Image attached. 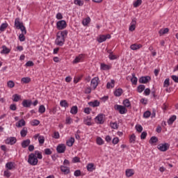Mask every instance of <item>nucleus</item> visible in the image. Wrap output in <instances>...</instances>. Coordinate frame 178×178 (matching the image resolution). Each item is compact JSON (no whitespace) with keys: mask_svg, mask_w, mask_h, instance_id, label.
Masks as SVG:
<instances>
[{"mask_svg":"<svg viewBox=\"0 0 178 178\" xmlns=\"http://www.w3.org/2000/svg\"><path fill=\"white\" fill-rule=\"evenodd\" d=\"M15 26L18 30H21L22 33L27 34L26 27L23 26V22H20V18H16L15 20Z\"/></svg>","mask_w":178,"mask_h":178,"instance_id":"nucleus-1","label":"nucleus"},{"mask_svg":"<svg viewBox=\"0 0 178 178\" xmlns=\"http://www.w3.org/2000/svg\"><path fill=\"white\" fill-rule=\"evenodd\" d=\"M28 163L31 165V166H36V165L38 164V159H37V156L34 153H31L29 155Z\"/></svg>","mask_w":178,"mask_h":178,"instance_id":"nucleus-2","label":"nucleus"},{"mask_svg":"<svg viewBox=\"0 0 178 178\" xmlns=\"http://www.w3.org/2000/svg\"><path fill=\"white\" fill-rule=\"evenodd\" d=\"M95 120L97 124H104L105 122V115L99 113L97 116L95 117Z\"/></svg>","mask_w":178,"mask_h":178,"instance_id":"nucleus-3","label":"nucleus"},{"mask_svg":"<svg viewBox=\"0 0 178 178\" xmlns=\"http://www.w3.org/2000/svg\"><path fill=\"white\" fill-rule=\"evenodd\" d=\"M115 111H118L120 112V115H124V113H127V109L126 107L122 106V105H118L116 104L114 106Z\"/></svg>","mask_w":178,"mask_h":178,"instance_id":"nucleus-4","label":"nucleus"},{"mask_svg":"<svg viewBox=\"0 0 178 178\" xmlns=\"http://www.w3.org/2000/svg\"><path fill=\"white\" fill-rule=\"evenodd\" d=\"M67 26V24H66V21L65 20H60L57 22L56 23V27L58 30H63L66 29Z\"/></svg>","mask_w":178,"mask_h":178,"instance_id":"nucleus-5","label":"nucleus"},{"mask_svg":"<svg viewBox=\"0 0 178 178\" xmlns=\"http://www.w3.org/2000/svg\"><path fill=\"white\" fill-rule=\"evenodd\" d=\"M56 44L59 47H62L65 44V39L63 36L59 35V33H57V37L56 39Z\"/></svg>","mask_w":178,"mask_h":178,"instance_id":"nucleus-6","label":"nucleus"},{"mask_svg":"<svg viewBox=\"0 0 178 178\" xmlns=\"http://www.w3.org/2000/svg\"><path fill=\"white\" fill-rule=\"evenodd\" d=\"M98 81H99V78L98 76L94 77L90 82V86H92L93 90H95L98 87Z\"/></svg>","mask_w":178,"mask_h":178,"instance_id":"nucleus-7","label":"nucleus"},{"mask_svg":"<svg viewBox=\"0 0 178 178\" xmlns=\"http://www.w3.org/2000/svg\"><path fill=\"white\" fill-rule=\"evenodd\" d=\"M56 151L58 154H63L66 151V145L65 144L58 145L56 147Z\"/></svg>","mask_w":178,"mask_h":178,"instance_id":"nucleus-8","label":"nucleus"},{"mask_svg":"<svg viewBox=\"0 0 178 178\" xmlns=\"http://www.w3.org/2000/svg\"><path fill=\"white\" fill-rule=\"evenodd\" d=\"M158 148L160 151L165 152V151H168V149H169V144H160L158 145Z\"/></svg>","mask_w":178,"mask_h":178,"instance_id":"nucleus-9","label":"nucleus"},{"mask_svg":"<svg viewBox=\"0 0 178 178\" xmlns=\"http://www.w3.org/2000/svg\"><path fill=\"white\" fill-rule=\"evenodd\" d=\"M17 141V140L15 137H10L6 140V143L8 144L9 145H13L16 144Z\"/></svg>","mask_w":178,"mask_h":178,"instance_id":"nucleus-10","label":"nucleus"},{"mask_svg":"<svg viewBox=\"0 0 178 178\" xmlns=\"http://www.w3.org/2000/svg\"><path fill=\"white\" fill-rule=\"evenodd\" d=\"M149 80H151V77L149 76H142L139 79V83L140 84H147Z\"/></svg>","mask_w":178,"mask_h":178,"instance_id":"nucleus-11","label":"nucleus"},{"mask_svg":"<svg viewBox=\"0 0 178 178\" xmlns=\"http://www.w3.org/2000/svg\"><path fill=\"white\" fill-rule=\"evenodd\" d=\"M33 105V102L31 99H24L22 102V106L24 108H30Z\"/></svg>","mask_w":178,"mask_h":178,"instance_id":"nucleus-12","label":"nucleus"},{"mask_svg":"<svg viewBox=\"0 0 178 178\" xmlns=\"http://www.w3.org/2000/svg\"><path fill=\"white\" fill-rule=\"evenodd\" d=\"M86 57L85 54H79L78 56L75 58V59L73 60V63H79V62H81L84 60V58Z\"/></svg>","mask_w":178,"mask_h":178,"instance_id":"nucleus-13","label":"nucleus"},{"mask_svg":"<svg viewBox=\"0 0 178 178\" xmlns=\"http://www.w3.org/2000/svg\"><path fill=\"white\" fill-rule=\"evenodd\" d=\"M91 120H92V118L90 116L83 118V123L84 124H86V126H91V124H92Z\"/></svg>","mask_w":178,"mask_h":178,"instance_id":"nucleus-14","label":"nucleus"},{"mask_svg":"<svg viewBox=\"0 0 178 178\" xmlns=\"http://www.w3.org/2000/svg\"><path fill=\"white\" fill-rule=\"evenodd\" d=\"M60 170L64 173V175H69V173H70V168L65 165L60 166Z\"/></svg>","mask_w":178,"mask_h":178,"instance_id":"nucleus-15","label":"nucleus"},{"mask_svg":"<svg viewBox=\"0 0 178 178\" xmlns=\"http://www.w3.org/2000/svg\"><path fill=\"white\" fill-rule=\"evenodd\" d=\"M6 168L7 170H13V169H15V163L12 161L8 162L6 164Z\"/></svg>","mask_w":178,"mask_h":178,"instance_id":"nucleus-16","label":"nucleus"},{"mask_svg":"<svg viewBox=\"0 0 178 178\" xmlns=\"http://www.w3.org/2000/svg\"><path fill=\"white\" fill-rule=\"evenodd\" d=\"M89 106H92V108H96L97 106H99V102L98 100H95L93 102H88Z\"/></svg>","mask_w":178,"mask_h":178,"instance_id":"nucleus-17","label":"nucleus"},{"mask_svg":"<svg viewBox=\"0 0 178 178\" xmlns=\"http://www.w3.org/2000/svg\"><path fill=\"white\" fill-rule=\"evenodd\" d=\"M30 143H31L30 139H26L25 140H23L22 143V148H27V147H29L30 145Z\"/></svg>","mask_w":178,"mask_h":178,"instance_id":"nucleus-18","label":"nucleus"},{"mask_svg":"<svg viewBox=\"0 0 178 178\" xmlns=\"http://www.w3.org/2000/svg\"><path fill=\"white\" fill-rule=\"evenodd\" d=\"M131 49L132 51H137V49H140V48H143L142 44H133L130 46Z\"/></svg>","mask_w":178,"mask_h":178,"instance_id":"nucleus-19","label":"nucleus"},{"mask_svg":"<svg viewBox=\"0 0 178 178\" xmlns=\"http://www.w3.org/2000/svg\"><path fill=\"white\" fill-rule=\"evenodd\" d=\"M16 127H23V126H26V121L24 120H20L15 124Z\"/></svg>","mask_w":178,"mask_h":178,"instance_id":"nucleus-20","label":"nucleus"},{"mask_svg":"<svg viewBox=\"0 0 178 178\" xmlns=\"http://www.w3.org/2000/svg\"><path fill=\"white\" fill-rule=\"evenodd\" d=\"M122 94H123V90L122 88L116 89L114 91V95L115 97H120L122 95Z\"/></svg>","mask_w":178,"mask_h":178,"instance_id":"nucleus-21","label":"nucleus"},{"mask_svg":"<svg viewBox=\"0 0 178 178\" xmlns=\"http://www.w3.org/2000/svg\"><path fill=\"white\" fill-rule=\"evenodd\" d=\"M66 144L67 147H73V144H74V138L71 137L69 140H67Z\"/></svg>","mask_w":178,"mask_h":178,"instance_id":"nucleus-22","label":"nucleus"},{"mask_svg":"<svg viewBox=\"0 0 178 178\" xmlns=\"http://www.w3.org/2000/svg\"><path fill=\"white\" fill-rule=\"evenodd\" d=\"M22 99V96L17 94H15L13 95V102H19L20 99Z\"/></svg>","mask_w":178,"mask_h":178,"instance_id":"nucleus-23","label":"nucleus"},{"mask_svg":"<svg viewBox=\"0 0 178 178\" xmlns=\"http://www.w3.org/2000/svg\"><path fill=\"white\" fill-rule=\"evenodd\" d=\"M90 22H91V18H90V17H88L83 19L82 24L83 26H88V24H90Z\"/></svg>","mask_w":178,"mask_h":178,"instance_id":"nucleus-24","label":"nucleus"},{"mask_svg":"<svg viewBox=\"0 0 178 178\" xmlns=\"http://www.w3.org/2000/svg\"><path fill=\"white\" fill-rule=\"evenodd\" d=\"M77 112H79V108H77V106H74L71 108L70 113H72V115H76L77 114Z\"/></svg>","mask_w":178,"mask_h":178,"instance_id":"nucleus-25","label":"nucleus"},{"mask_svg":"<svg viewBox=\"0 0 178 178\" xmlns=\"http://www.w3.org/2000/svg\"><path fill=\"white\" fill-rule=\"evenodd\" d=\"M60 105L62 108H69V103L66 100H61L60 102Z\"/></svg>","mask_w":178,"mask_h":178,"instance_id":"nucleus-26","label":"nucleus"},{"mask_svg":"<svg viewBox=\"0 0 178 178\" xmlns=\"http://www.w3.org/2000/svg\"><path fill=\"white\" fill-rule=\"evenodd\" d=\"M137 77H136V74H132V78L131 79V81L132 84L134 86H137V81H138Z\"/></svg>","mask_w":178,"mask_h":178,"instance_id":"nucleus-27","label":"nucleus"},{"mask_svg":"<svg viewBox=\"0 0 178 178\" xmlns=\"http://www.w3.org/2000/svg\"><path fill=\"white\" fill-rule=\"evenodd\" d=\"M115 87V80L112 79L111 82H108L106 84L107 88H113Z\"/></svg>","mask_w":178,"mask_h":178,"instance_id":"nucleus-28","label":"nucleus"},{"mask_svg":"<svg viewBox=\"0 0 178 178\" xmlns=\"http://www.w3.org/2000/svg\"><path fill=\"white\" fill-rule=\"evenodd\" d=\"M134 175V171L131 169H128L126 170V176L127 177H131Z\"/></svg>","mask_w":178,"mask_h":178,"instance_id":"nucleus-29","label":"nucleus"},{"mask_svg":"<svg viewBox=\"0 0 178 178\" xmlns=\"http://www.w3.org/2000/svg\"><path fill=\"white\" fill-rule=\"evenodd\" d=\"M21 81L24 84H29V83H30V81H31V79H30V77H23L21 79Z\"/></svg>","mask_w":178,"mask_h":178,"instance_id":"nucleus-30","label":"nucleus"},{"mask_svg":"<svg viewBox=\"0 0 178 178\" xmlns=\"http://www.w3.org/2000/svg\"><path fill=\"white\" fill-rule=\"evenodd\" d=\"M176 119H177V117H176V115L171 116L168 120V124H173V122H175V120H176Z\"/></svg>","mask_w":178,"mask_h":178,"instance_id":"nucleus-31","label":"nucleus"},{"mask_svg":"<svg viewBox=\"0 0 178 178\" xmlns=\"http://www.w3.org/2000/svg\"><path fill=\"white\" fill-rule=\"evenodd\" d=\"M27 128L24 127L20 131L21 137H26L27 136Z\"/></svg>","mask_w":178,"mask_h":178,"instance_id":"nucleus-32","label":"nucleus"},{"mask_svg":"<svg viewBox=\"0 0 178 178\" xmlns=\"http://www.w3.org/2000/svg\"><path fill=\"white\" fill-rule=\"evenodd\" d=\"M3 50L1 51V54H9L10 52V49L9 48H7L6 46L3 45L2 46Z\"/></svg>","mask_w":178,"mask_h":178,"instance_id":"nucleus-33","label":"nucleus"},{"mask_svg":"<svg viewBox=\"0 0 178 178\" xmlns=\"http://www.w3.org/2000/svg\"><path fill=\"white\" fill-rule=\"evenodd\" d=\"M96 143L97 145H104L105 142L102 139L101 137H97L96 139Z\"/></svg>","mask_w":178,"mask_h":178,"instance_id":"nucleus-34","label":"nucleus"},{"mask_svg":"<svg viewBox=\"0 0 178 178\" xmlns=\"http://www.w3.org/2000/svg\"><path fill=\"white\" fill-rule=\"evenodd\" d=\"M74 3L78 6H83L84 5V1L83 0H74Z\"/></svg>","mask_w":178,"mask_h":178,"instance_id":"nucleus-35","label":"nucleus"},{"mask_svg":"<svg viewBox=\"0 0 178 178\" xmlns=\"http://www.w3.org/2000/svg\"><path fill=\"white\" fill-rule=\"evenodd\" d=\"M168 33H169V29L168 28H165V29H161L159 31L160 35H163V34H168Z\"/></svg>","mask_w":178,"mask_h":178,"instance_id":"nucleus-36","label":"nucleus"},{"mask_svg":"<svg viewBox=\"0 0 178 178\" xmlns=\"http://www.w3.org/2000/svg\"><path fill=\"white\" fill-rule=\"evenodd\" d=\"M144 90H145V85H139L137 88V91L138 92H143V91H144Z\"/></svg>","mask_w":178,"mask_h":178,"instance_id":"nucleus-37","label":"nucleus"},{"mask_svg":"<svg viewBox=\"0 0 178 178\" xmlns=\"http://www.w3.org/2000/svg\"><path fill=\"white\" fill-rule=\"evenodd\" d=\"M98 42H104V41H106V38L105 37V35H101L99 38H97Z\"/></svg>","mask_w":178,"mask_h":178,"instance_id":"nucleus-38","label":"nucleus"},{"mask_svg":"<svg viewBox=\"0 0 178 178\" xmlns=\"http://www.w3.org/2000/svg\"><path fill=\"white\" fill-rule=\"evenodd\" d=\"M8 23H3L0 26V31H3L4 30H6L8 29Z\"/></svg>","mask_w":178,"mask_h":178,"instance_id":"nucleus-39","label":"nucleus"},{"mask_svg":"<svg viewBox=\"0 0 178 178\" xmlns=\"http://www.w3.org/2000/svg\"><path fill=\"white\" fill-rule=\"evenodd\" d=\"M141 3H143V0H136L134 3V8H138V6H140V5H141Z\"/></svg>","mask_w":178,"mask_h":178,"instance_id":"nucleus-40","label":"nucleus"},{"mask_svg":"<svg viewBox=\"0 0 178 178\" xmlns=\"http://www.w3.org/2000/svg\"><path fill=\"white\" fill-rule=\"evenodd\" d=\"M158 141L156 136H152L149 140V144H155Z\"/></svg>","mask_w":178,"mask_h":178,"instance_id":"nucleus-41","label":"nucleus"},{"mask_svg":"<svg viewBox=\"0 0 178 178\" xmlns=\"http://www.w3.org/2000/svg\"><path fill=\"white\" fill-rule=\"evenodd\" d=\"M38 112H39V113H45V106L40 105L39 106Z\"/></svg>","mask_w":178,"mask_h":178,"instance_id":"nucleus-42","label":"nucleus"},{"mask_svg":"<svg viewBox=\"0 0 178 178\" xmlns=\"http://www.w3.org/2000/svg\"><path fill=\"white\" fill-rule=\"evenodd\" d=\"M94 164L93 163H89L87 165V170H88V172H92V170H94Z\"/></svg>","mask_w":178,"mask_h":178,"instance_id":"nucleus-43","label":"nucleus"},{"mask_svg":"<svg viewBox=\"0 0 178 178\" xmlns=\"http://www.w3.org/2000/svg\"><path fill=\"white\" fill-rule=\"evenodd\" d=\"M4 177H10L12 176V172L9 170H6L3 172Z\"/></svg>","mask_w":178,"mask_h":178,"instance_id":"nucleus-44","label":"nucleus"},{"mask_svg":"<svg viewBox=\"0 0 178 178\" xmlns=\"http://www.w3.org/2000/svg\"><path fill=\"white\" fill-rule=\"evenodd\" d=\"M35 156H37L36 158L37 159H41L42 158V154H41V152H40V151L37 150L35 151Z\"/></svg>","mask_w":178,"mask_h":178,"instance_id":"nucleus-45","label":"nucleus"},{"mask_svg":"<svg viewBox=\"0 0 178 178\" xmlns=\"http://www.w3.org/2000/svg\"><path fill=\"white\" fill-rule=\"evenodd\" d=\"M38 141H39V144H40V145H42V144L45 143V138L43 136H40L38 138Z\"/></svg>","mask_w":178,"mask_h":178,"instance_id":"nucleus-46","label":"nucleus"},{"mask_svg":"<svg viewBox=\"0 0 178 178\" xmlns=\"http://www.w3.org/2000/svg\"><path fill=\"white\" fill-rule=\"evenodd\" d=\"M24 35H26V33H23L19 34V40L21 42H23V41L26 40V38L24 37Z\"/></svg>","mask_w":178,"mask_h":178,"instance_id":"nucleus-47","label":"nucleus"},{"mask_svg":"<svg viewBox=\"0 0 178 178\" xmlns=\"http://www.w3.org/2000/svg\"><path fill=\"white\" fill-rule=\"evenodd\" d=\"M123 104L124 106H126L127 108L131 106L130 100H129V99H126L125 100H124Z\"/></svg>","mask_w":178,"mask_h":178,"instance_id":"nucleus-48","label":"nucleus"},{"mask_svg":"<svg viewBox=\"0 0 178 178\" xmlns=\"http://www.w3.org/2000/svg\"><path fill=\"white\" fill-rule=\"evenodd\" d=\"M129 142L134 144L136 143V135L133 134L129 138Z\"/></svg>","mask_w":178,"mask_h":178,"instance_id":"nucleus-49","label":"nucleus"},{"mask_svg":"<svg viewBox=\"0 0 178 178\" xmlns=\"http://www.w3.org/2000/svg\"><path fill=\"white\" fill-rule=\"evenodd\" d=\"M67 30H64V31H61L60 33H59V35H60V36H62L63 37V38H65V37H67Z\"/></svg>","mask_w":178,"mask_h":178,"instance_id":"nucleus-50","label":"nucleus"},{"mask_svg":"<svg viewBox=\"0 0 178 178\" xmlns=\"http://www.w3.org/2000/svg\"><path fill=\"white\" fill-rule=\"evenodd\" d=\"M7 86L8 88H13V87H15V82H13V81H8Z\"/></svg>","mask_w":178,"mask_h":178,"instance_id":"nucleus-51","label":"nucleus"},{"mask_svg":"<svg viewBox=\"0 0 178 178\" xmlns=\"http://www.w3.org/2000/svg\"><path fill=\"white\" fill-rule=\"evenodd\" d=\"M149 116H151V111H147L143 113V118H145V119H148Z\"/></svg>","mask_w":178,"mask_h":178,"instance_id":"nucleus-52","label":"nucleus"},{"mask_svg":"<svg viewBox=\"0 0 178 178\" xmlns=\"http://www.w3.org/2000/svg\"><path fill=\"white\" fill-rule=\"evenodd\" d=\"M102 70H109V65L106 64L102 63L101 64Z\"/></svg>","mask_w":178,"mask_h":178,"instance_id":"nucleus-53","label":"nucleus"},{"mask_svg":"<svg viewBox=\"0 0 178 178\" xmlns=\"http://www.w3.org/2000/svg\"><path fill=\"white\" fill-rule=\"evenodd\" d=\"M31 126H38L40 124V120H33L31 122Z\"/></svg>","mask_w":178,"mask_h":178,"instance_id":"nucleus-54","label":"nucleus"},{"mask_svg":"<svg viewBox=\"0 0 178 178\" xmlns=\"http://www.w3.org/2000/svg\"><path fill=\"white\" fill-rule=\"evenodd\" d=\"M111 129H114V130H117L118 128V122H111Z\"/></svg>","mask_w":178,"mask_h":178,"instance_id":"nucleus-55","label":"nucleus"},{"mask_svg":"<svg viewBox=\"0 0 178 178\" xmlns=\"http://www.w3.org/2000/svg\"><path fill=\"white\" fill-rule=\"evenodd\" d=\"M66 124H72L73 123V120L70 117H67L65 120Z\"/></svg>","mask_w":178,"mask_h":178,"instance_id":"nucleus-56","label":"nucleus"},{"mask_svg":"<svg viewBox=\"0 0 178 178\" xmlns=\"http://www.w3.org/2000/svg\"><path fill=\"white\" fill-rule=\"evenodd\" d=\"M136 129L138 133H141L143 131V126L140 124L136 125Z\"/></svg>","mask_w":178,"mask_h":178,"instance_id":"nucleus-57","label":"nucleus"},{"mask_svg":"<svg viewBox=\"0 0 178 178\" xmlns=\"http://www.w3.org/2000/svg\"><path fill=\"white\" fill-rule=\"evenodd\" d=\"M170 85V82L169 80V78H167L165 81H164V83H163V87H168V86Z\"/></svg>","mask_w":178,"mask_h":178,"instance_id":"nucleus-58","label":"nucleus"},{"mask_svg":"<svg viewBox=\"0 0 178 178\" xmlns=\"http://www.w3.org/2000/svg\"><path fill=\"white\" fill-rule=\"evenodd\" d=\"M60 135H59V132L58 131L54 132L53 138H56V140H58V138H60Z\"/></svg>","mask_w":178,"mask_h":178,"instance_id":"nucleus-59","label":"nucleus"},{"mask_svg":"<svg viewBox=\"0 0 178 178\" xmlns=\"http://www.w3.org/2000/svg\"><path fill=\"white\" fill-rule=\"evenodd\" d=\"M79 162H80V159L79 158V156H75L72 159L73 163H78Z\"/></svg>","mask_w":178,"mask_h":178,"instance_id":"nucleus-60","label":"nucleus"},{"mask_svg":"<svg viewBox=\"0 0 178 178\" xmlns=\"http://www.w3.org/2000/svg\"><path fill=\"white\" fill-rule=\"evenodd\" d=\"M44 154L46 155H51L52 154V151L49 148H47L44 149Z\"/></svg>","mask_w":178,"mask_h":178,"instance_id":"nucleus-61","label":"nucleus"},{"mask_svg":"<svg viewBox=\"0 0 178 178\" xmlns=\"http://www.w3.org/2000/svg\"><path fill=\"white\" fill-rule=\"evenodd\" d=\"M146 138H147V132L146 131L142 132L140 135L141 140H145Z\"/></svg>","mask_w":178,"mask_h":178,"instance_id":"nucleus-62","label":"nucleus"},{"mask_svg":"<svg viewBox=\"0 0 178 178\" xmlns=\"http://www.w3.org/2000/svg\"><path fill=\"white\" fill-rule=\"evenodd\" d=\"M10 109L11 111H16V109H17V107L16 106V104H10Z\"/></svg>","mask_w":178,"mask_h":178,"instance_id":"nucleus-63","label":"nucleus"},{"mask_svg":"<svg viewBox=\"0 0 178 178\" xmlns=\"http://www.w3.org/2000/svg\"><path fill=\"white\" fill-rule=\"evenodd\" d=\"M171 79L175 81V83H178V76L176 75H172Z\"/></svg>","mask_w":178,"mask_h":178,"instance_id":"nucleus-64","label":"nucleus"}]
</instances>
